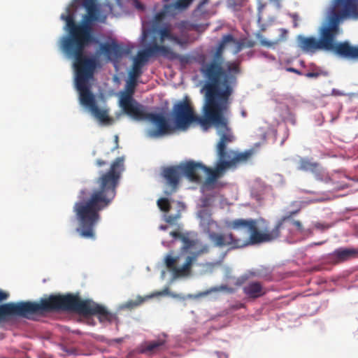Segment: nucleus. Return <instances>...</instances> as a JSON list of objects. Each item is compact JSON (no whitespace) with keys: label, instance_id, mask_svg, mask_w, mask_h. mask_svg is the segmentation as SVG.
Wrapping results in <instances>:
<instances>
[{"label":"nucleus","instance_id":"49","mask_svg":"<svg viewBox=\"0 0 358 358\" xmlns=\"http://www.w3.org/2000/svg\"><path fill=\"white\" fill-rule=\"evenodd\" d=\"M204 205L206 206L207 205V199H205L204 201Z\"/></svg>","mask_w":358,"mask_h":358},{"label":"nucleus","instance_id":"37","mask_svg":"<svg viewBox=\"0 0 358 358\" xmlns=\"http://www.w3.org/2000/svg\"><path fill=\"white\" fill-rule=\"evenodd\" d=\"M292 224L296 227V229L300 231H303V226H302V224L300 221L299 220H294L292 222Z\"/></svg>","mask_w":358,"mask_h":358},{"label":"nucleus","instance_id":"52","mask_svg":"<svg viewBox=\"0 0 358 358\" xmlns=\"http://www.w3.org/2000/svg\"><path fill=\"white\" fill-rule=\"evenodd\" d=\"M163 1H165V2H167V1H169V0H163Z\"/></svg>","mask_w":358,"mask_h":358},{"label":"nucleus","instance_id":"38","mask_svg":"<svg viewBox=\"0 0 358 358\" xmlns=\"http://www.w3.org/2000/svg\"><path fill=\"white\" fill-rule=\"evenodd\" d=\"M316 177H317V180L324 181L325 182H328L331 181V178L328 174H327L326 176H324L322 178L319 177V175L316 174Z\"/></svg>","mask_w":358,"mask_h":358},{"label":"nucleus","instance_id":"11","mask_svg":"<svg viewBox=\"0 0 358 358\" xmlns=\"http://www.w3.org/2000/svg\"><path fill=\"white\" fill-rule=\"evenodd\" d=\"M291 205L292 206H296V208L282 217L276 222L274 228L271 230L265 229L264 231H261V236L264 243L271 242L280 237V230L282 228L284 222L290 220L294 215L299 213V212L301 210V206L296 201L292 203Z\"/></svg>","mask_w":358,"mask_h":358},{"label":"nucleus","instance_id":"14","mask_svg":"<svg viewBox=\"0 0 358 358\" xmlns=\"http://www.w3.org/2000/svg\"><path fill=\"white\" fill-rule=\"evenodd\" d=\"M357 0H334L330 12L351 17L357 16Z\"/></svg>","mask_w":358,"mask_h":358},{"label":"nucleus","instance_id":"21","mask_svg":"<svg viewBox=\"0 0 358 358\" xmlns=\"http://www.w3.org/2000/svg\"><path fill=\"white\" fill-rule=\"evenodd\" d=\"M319 164L313 162L308 159L301 158L299 162L298 169L303 171H311L315 173L317 171Z\"/></svg>","mask_w":358,"mask_h":358},{"label":"nucleus","instance_id":"22","mask_svg":"<svg viewBox=\"0 0 358 358\" xmlns=\"http://www.w3.org/2000/svg\"><path fill=\"white\" fill-rule=\"evenodd\" d=\"M228 152L229 154V157L233 161L234 166L238 162L246 161L252 155V152L250 151L237 153L233 150H228Z\"/></svg>","mask_w":358,"mask_h":358},{"label":"nucleus","instance_id":"46","mask_svg":"<svg viewBox=\"0 0 358 358\" xmlns=\"http://www.w3.org/2000/svg\"><path fill=\"white\" fill-rule=\"evenodd\" d=\"M115 143H116V146L113 149V150L118 148V136H115Z\"/></svg>","mask_w":358,"mask_h":358},{"label":"nucleus","instance_id":"17","mask_svg":"<svg viewBox=\"0 0 358 358\" xmlns=\"http://www.w3.org/2000/svg\"><path fill=\"white\" fill-rule=\"evenodd\" d=\"M208 252V247L207 245L203 246L200 250L192 253L190 256L186 258L185 262L181 268L178 267L175 277H180L187 275L194 262L196 261L198 257L203 254Z\"/></svg>","mask_w":358,"mask_h":358},{"label":"nucleus","instance_id":"32","mask_svg":"<svg viewBox=\"0 0 358 358\" xmlns=\"http://www.w3.org/2000/svg\"><path fill=\"white\" fill-rule=\"evenodd\" d=\"M159 34L161 41L163 42L165 39H169L172 35V33L169 27H164L159 30Z\"/></svg>","mask_w":358,"mask_h":358},{"label":"nucleus","instance_id":"9","mask_svg":"<svg viewBox=\"0 0 358 358\" xmlns=\"http://www.w3.org/2000/svg\"><path fill=\"white\" fill-rule=\"evenodd\" d=\"M161 55L170 60L178 59L179 55L173 51L170 48L153 43L148 46L145 50L138 51L133 59V63L143 67L152 56Z\"/></svg>","mask_w":358,"mask_h":358},{"label":"nucleus","instance_id":"30","mask_svg":"<svg viewBox=\"0 0 358 358\" xmlns=\"http://www.w3.org/2000/svg\"><path fill=\"white\" fill-rule=\"evenodd\" d=\"M157 206L159 209L165 213H168L171 209V204L168 199L161 198L157 201Z\"/></svg>","mask_w":358,"mask_h":358},{"label":"nucleus","instance_id":"5","mask_svg":"<svg viewBox=\"0 0 358 358\" xmlns=\"http://www.w3.org/2000/svg\"><path fill=\"white\" fill-rule=\"evenodd\" d=\"M202 111L203 116H197L187 101L182 102L174 108L175 120L177 127L182 129H187L194 122L199 124L204 130H207L211 126L216 129L217 134L220 136L216 147L219 158L214 173V176H216L227 168L234 166L227 149V144L235 139L228 118L230 108L203 109Z\"/></svg>","mask_w":358,"mask_h":358},{"label":"nucleus","instance_id":"27","mask_svg":"<svg viewBox=\"0 0 358 358\" xmlns=\"http://www.w3.org/2000/svg\"><path fill=\"white\" fill-rule=\"evenodd\" d=\"M180 240L183 243V245L181 248V250L184 252H187L188 250L192 248L196 244V241L189 238L188 234H185Z\"/></svg>","mask_w":358,"mask_h":358},{"label":"nucleus","instance_id":"4","mask_svg":"<svg viewBox=\"0 0 358 358\" xmlns=\"http://www.w3.org/2000/svg\"><path fill=\"white\" fill-rule=\"evenodd\" d=\"M58 310H71L83 315H95L100 322H112L117 319L116 315L94 301L82 300L71 294L66 295L50 294L42 298L38 302L20 301L0 305V327L13 316L28 319L34 315H43Z\"/></svg>","mask_w":358,"mask_h":358},{"label":"nucleus","instance_id":"12","mask_svg":"<svg viewBox=\"0 0 358 358\" xmlns=\"http://www.w3.org/2000/svg\"><path fill=\"white\" fill-rule=\"evenodd\" d=\"M162 177L165 179L166 185L170 188L164 191V194L171 196L178 189L180 180L182 176L180 165L168 166L163 169Z\"/></svg>","mask_w":358,"mask_h":358},{"label":"nucleus","instance_id":"31","mask_svg":"<svg viewBox=\"0 0 358 358\" xmlns=\"http://www.w3.org/2000/svg\"><path fill=\"white\" fill-rule=\"evenodd\" d=\"M173 10L172 8H166L165 4L163 7V9L161 11L156 13L155 19L156 21L159 22L162 20L166 15L173 14Z\"/></svg>","mask_w":358,"mask_h":358},{"label":"nucleus","instance_id":"3","mask_svg":"<svg viewBox=\"0 0 358 358\" xmlns=\"http://www.w3.org/2000/svg\"><path fill=\"white\" fill-rule=\"evenodd\" d=\"M231 42H236L233 36L224 35L210 59L207 61L203 55L196 59L201 65L200 71L207 80L204 85L203 109L230 108L232 84L236 82V75L240 73L238 63L224 61L223 51L226 45Z\"/></svg>","mask_w":358,"mask_h":358},{"label":"nucleus","instance_id":"8","mask_svg":"<svg viewBox=\"0 0 358 358\" xmlns=\"http://www.w3.org/2000/svg\"><path fill=\"white\" fill-rule=\"evenodd\" d=\"M187 101L189 106L193 109L191 106L190 101L187 96H185V99L176 103L173 108V120L175 119L174 115V108L176 105L180 103ZM140 115H132L130 117H133L135 120H148L150 121L155 126L152 129H149L146 131V135L148 137L151 138H157L159 137L163 136L167 134H169L174 131L175 129H178L176 123V120H174L175 127L171 126L167 119L164 116L162 113H146L143 110V107L139 110ZM178 129H181L178 128ZM185 129V130H186Z\"/></svg>","mask_w":358,"mask_h":358},{"label":"nucleus","instance_id":"44","mask_svg":"<svg viewBox=\"0 0 358 358\" xmlns=\"http://www.w3.org/2000/svg\"><path fill=\"white\" fill-rule=\"evenodd\" d=\"M315 228L319 229H322V230H324V229H326L328 228V227L324 226L323 224H321V223H319V222L316 223L315 224Z\"/></svg>","mask_w":358,"mask_h":358},{"label":"nucleus","instance_id":"24","mask_svg":"<svg viewBox=\"0 0 358 358\" xmlns=\"http://www.w3.org/2000/svg\"><path fill=\"white\" fill-rule=\"evenodd\" d=\"M194 0H176V2L172 3L166 4V8H172L175 10H184L187 9L192 3Z\"/></svg>","mask_w":358,"mask_h":358},{"label":"nucleus","instance_id":"34","mask_svg":"<svg viewBox=\"0 0 358 358\" xmlns=\"http://www.w3.org/2000/svg\"><path fill=\"white\" fill-rule=\"evenodd\" d=\"M9 297V294L3 291L2 289H0V303L6 301Z\"/></svg>","mask_w":358,"mask_h":358},{"label":"nucleus","instance_id":"1","mask_svg":"<svg viewBox=\"0 0 358 358\" xmlns=\"http://www.w3.org/2000/svg\"><path fill=\"white\" fill-rule=\"evenodd\" d=\"M83 6L87 14L84 15L82 24L75 22L74 15L69 8L66 10V14L61 15V18L66 22L69 34L62 38L60 47L64 53L74 58L76 87L80 92L81 104L88 108L99 122L110 124L112 120L108 116V110L98 107L94 94L87 86V80L93 76L96 61L94 58L85 56L84 50L90 43L97 42L92 34L91 23L98 20L99 10L95 0H83Z\"/></svg>","mask_w":358,"mask_h":358},{"label":"nucleus","instance_id":"2","mask_svg":"<svg viewBox=\"0 0 358 358\" xmlns=\"http://www.w3.org/2000/svg\"><path fill=\"white\" fill-rule=\"evenodd\" d=\"M124 157L116 158L108 171L102 173L96 180L99 188L84 199L85 189L80 192V200L74 203L73 211L79 224L76 229L85 238L95 239L94 227L101 219L100 211L107 208L116 196L122 173L124 170Z\"/></svg>","mask_w":358,"mask_h":358},{"label":"nucleus","instance_id":"36","mask_svg":"<svg viewBox=\"0 0 358 358\" xmlns=\"http://www.w3.org/2000/svg\"><path fill=\"white\" fill-rule=\"evenodd\" d=\"M242 43L244 44V48H252L255 45V42L251 40H248Z\"/></svg>","mask_w":358,"mask_h":358},{"label":"nucleus","instance_id":"18","mask_svg":"<svg viewBox=\"0 0 358 358\" xmlns=\"http://www.w3.org/2000/svg\"><path fill=\"white\" fill-rule=\"evenodd\" d=\"M357 254L355 249L340 248L329 254V259L335 264L347 261Z\"/></svg>","mask_w":358,"mask_h":358},{"label":"nucleus","instance_id":"13","mask_svg":"<svg viewBox=\"0 0 358 358\" xmlns=\"http://www.w3.org/2000/svg\"><path fill=\"white\" fill-rule=\"evenodd\" d=\"M182 176H185L191 181H199L204 175L210 171V169L201 163L188 162L180 165Z\"/></svg>","mask_w":358,"mask_h":358},{"label":"nucleus","instance_id":"35","mask_svg":"<svg viewBox=\"0 0 358 358\" xmlns=\"http://www.w3.org/2000/svg\"><path fill=\"white\" fill-rule=\"evenodd\" d=\"M185 234H182L180 231H171L170 233V235L175 238H179V239H181L182 238V236L184 235Z\"/></svg>","mask_w":358,"mask_h":358},{"label":"nucleus","instance_id":"40","mask_svg":"<svg viewBox=\"0 0 358 358\" xmlns=\"http://www.w3.org/2000/svg\"><path fill=\"white\" fill-rule=\"evenodd\" d=\"M320 75L318 72H308L305 76L307 78H317Z\"/></svg>","mask_w":358,"mask_h":358},{"label":"nucleus","instance_id":"29","mask_svg":"<svg viewBox=\"0 0 358 358\" xmlns=\"http://www.w3.org/2000/svg\"><path fill=\"white\" fill-rule=\"evenodd\" d=\"M210 0H202L199 5L197 6L196 8L194 11V16H199V15H208V12L203 8V6L208 3Z\"/></svg>","mask_w":358,"mask_h":358},{"label":"nucleus","instance_id":"51","mask_svg":"<svg viewBox=\"0 0 358 358\" xmlns=\"http://www.w3.org/2000/svg\"><path fill=\"white\" fill-rule=\"evenodd\" d=\"M212 290L217 291V290H218V289L217 288H213V289H212Z\"/></svg>","mask_w":358,"mask_h":358},{"label":"nucleus","instance_id":"33","mask_svg":"<svg viewBox=\"0 0 358 358\" xmlns=\"http://www.w3.org/2000/svg\"><path fill=\"white\" fill-rule=\"evenodd\" d=\"M145 299L141 297V296H138V298L133 301V300H131V301H129L127 302L126 303V307H127L128 308H134L138 306H140L141 304H142L144 301H145Z\"/></svg>","mask_w":358,"mask_h":358},{"label":"nucleus","instance_id":"25","mask_svg":"<svg viewBox=\"0 0 358 358\" xmlns=\"http://www.w3.org/2000/svg\"><path fill=\"white\" fill-rule=\"evenodd\" d=\"M185 206L183 203L178 201L177 203V213L176 215H169L166 216L165 221L170 224H174L181 217V213L185 210Z\"/></svg>","mask_w":358,"mask_h":358},{"label":"nucleus","instance_id":"28","mask_svg":"<svg viewBox=\"0 0 358 358\" xmlns=\"http://www.w3.org/2000/svg\"><path fill=\"white\" fill-rule=\"evenodd\" d=\"M143 67L138 66L137 64L133 63L131 69L129 72V77L134 79H138L143 73Z\"/></svg>","mask_w":358,"mask_h":358},{"label":"nucleus","instance_id":"20","mask_svg":"<svg viewBox=\"0 0 358 358\" xmlns=\"http://www.w3.org/2000/svg\"><path fill=\"white\" fill-rule=\"evenodd\" d=\"M198 216L200 219V224L203 227L205 232L210 229V227L216 224V222L212 219L210 212L207 209H203L199 211Z\"/></svg>","mask_w":358,"mask_h":358},{"label":"nucleus","instance_id":"45","mask_svg":"<svg viewBox=\"0 0 358 358\" xmlns=\"http://www.w3.org/2000/svg\"><path fill=\"white\" fill-rule=\"evenodd\" d=\"M187 43V40H185V39H181L180 38V43H178L177 44L180 45V46H184Z\"/></svg>","mask_w":358,"mask_h":358},{"label":"nucleus","instance_id":"43","mask_svg":"<svg viewBox=\"0 0 358 358\" xmlns=\"http://www.w3.org/2000/svg\"><path fill=\"white\" fill-rule=\"evenodd\" d=\"M106 164H107L106 162L103 159H99L96 161V165L99 167L103 166L106 165Z\"/></svg>","mask_w":358,"mask_h":358},{"label":"nucleus","instance_id":"23","mask_svg":"<svg viewBox=\"0 0 358 358\" xmlns=\"http://www.w3.org/2000/svg\"><path fill=\"white\" fill-rule=\"evenodd\" d=\"M280 34L279 38L275 41H268L264 38L260 40V44L263 46L271 48L274 46L275 45L278 44L280 42L284 41L287 39V31L285 29H280Z\"/></svg>","mask_w":358,"mask_h":358},{"label":"nucleus","instance_id":"10","mask_svg":"<svg viewBox=\"0 0 358 358\" xmlns=\"http://www.w3.org/2000/svg\"><path fill=\"white\" fill-rule=\"evenodd\" d=\"M137 80L129 77L127 81L126 90L120 99V105L124 112L131 116L132 115H139V110L143 108V106L139 104L134 98L133 94L135 92V88L137 85Z\"/></svg>","mask_w":358,"mask_h":358},{"label":"nucleus","instance_id":"48","mask_svg":"<svg viewBox=\"0 0 358 358\" xmlns=\"http://www.w3.org/2000/svg\"><path fill=\"white\" fill-rule=\"evenodd\" d=\"M185 23H186L185 22H182L180 24V27H183Z\"/></svg>","mask_w":358,"mask_h":358},{"label":"nucleus","instance_id":"41","mask_svg":"<svg viewBox=\"0 0 358 358\" xmlns=\"http://www.w3.org/2000/svg\"><path fill=\"white\" fill-rule=\"evenodd\" d=\"M286 70L287 71H289V72L294 73H296L297 75H301L302 74L300 71H299L298 69H294L293 67H287L286 69Z\"/></svg>","mask_w":358,"mask_h":358},{"label":"nucleus","instance_id":"47","mask_svg":"<svg viewBox=\"0 0 358 358\" xmlns=\"http://www.w3.org/2000/svg\"><path fill=\"white\" fill-rule=\"evenodd\" d=\"M115 341H116V342L120 343L122 341V338H117Z\"/></svg>","mask_w":358,"mask_h":358},{"label":"nucleus","instance_id":"16","mask_svg":"<svg viewBox=\"0 0 358 358\" xmlns=\"http://www.w3.org/2000/svg\"><path fill=\"white\" fill-rule=\"evenodd\" d=\"M100 50L109 60H117L126 53L124 50L115 42L102 43L100 45Z\"/></svg>","mask_w":358,"mask_h":358},{"label":"nucleus","instance_id":"7","mask_svg":"<svg viewBox=\"0 0 358 358\" xmlns=\"http://www.w3.org/2000/svg\"><path fill=\"white\" fill-rule=\"evenodd\" d=\"M226 227L233 230L245 229L250 233L248 237H237L232 233H217L208 229L209 240L215 247L220 248L228 247L231 250L243 248L249 245L263 243L261 231L259 230L257 221L255 219H235L226 222Z\"/></svg>","mask_w":358,"mask_h":358},{"label":"nucleus","instance_id":"39","mask_svg":"<svg viewBox=\"0 0 358 358\" xmlns=\"http://www.w3.org/2000/svg\"><path fill=\"white\" fill-rule=\"evenodd\" d=\"M244 48V44L242 42H237L236 50L234 52L236 54L241 51L243 48Z\"/></svg>","mask_w":358,"mask_h":358},{"label":"nucleus","instance_id":"53","mask_svg":"<svg viewBox=\"0 0 358 358\" xmlns=\"http://www.w3.org/2000/svg\"><path fill=\"white\" fill-rule=\"evenodd\" d=\"M224 358H227V356L226 355H224Z\"/></svg>","mask_w":358,"mask_h":358},{"label":"nucleus","instance_id":"19","mask_svg":"<svg viewBox=\"0 0 358 358\" xmlns=\"http://www.w3.org/2000/svg\"><path fill=\"white\" fill-rule=\"evenodd\" d=\"M244 294L251 299L259 298L266 294V290L259 282H250L243 287Z\"/></svg>","mask_w":358,"mask_h":358},{"label":"nucleus","instance_id":"42","mask_svg":"<svg viewBox=\"0 0 358 358\" xmlns=\"http://www.w3.org/2000/svg\"><path fill=\"white\" fill-rule=\"evenodd\" d=\"M169 40L173 41L176 43H180V38L178 36L173 34Z\"/></svg>","mask_w":358,"mask_h":358},{"label":"nucleus","instance_id":"15","mask_svg":"<svg viewBox=\"0 0 358 358\" xmlns=\"http://www.w3.org/2000/svg\"><path fill=\"white\" fill-rule=\"evenodd\" d=\"M167 337L168 336L165 333L159 334L156 340L145 344L142 352L151 355L166 350Z\"/></svg>","mask_w":358,"mask_h":358},{"label":"nucleus","instance_id":"6","mask_svg":"<svg viewBox=\"0 0 358 358\" xmlns=\"http://www.w3.org/2000/svg\"><path fill=\"white\" fill-rule=\"evenodd\" d=\"M348 17H349L330 12L326 21L320 27L319 38L299 35L296 38L299 48L305 52L310 53L322 50L333 51L342 57L358 60V45H351L348 41L336 42V38L341 32L340 24Z\"/></svg>","mask_w":358,"mask_h":358},{"label":"nucleus","instance_id":"26","mask_svg":"<svg viewBox=\"0 0 358 358\" xmlns=\"http://www.w3.org/2000/svg\"><path fill=\"white\" fill-rule=\"evenodd\" d=\"M178 260V257H173L171 255H169L165 257L164 262L166 266L168 269L173 272V275L175 276L176 272L178 266H176V263Z\"/></svg>","mask_w":358,"mask_h":358},{"label":"nucleus","instance_id":"50","mask_svg":"<svg viewBox=\"0 0 358 358\" xmlns=\"http://www.w3.org/2000/svg\"><path fill=\"white\" fill-rule=\"evenodd\" d=\"M161 229H166V226H165V227L162 226V227H161Z\"/></svg>","mask_w":358,"mask_h":358}]
</instances>
